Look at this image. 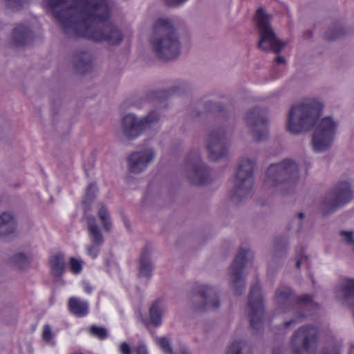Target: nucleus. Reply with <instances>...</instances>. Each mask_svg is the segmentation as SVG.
Segmentation results:
<instances>
[{
  "label": "nucleus",
  "instance_id": "obj_1",
  "mask_svg": "<svg viewBox=\"0 0 354 354\" xmlns=\"http://www.w3.org/2000/svg\"><path fill=\"white\" fill-rule=\"evenodd\" d=\"M53 17L68 37H83L96 42L118 45L123 35L109 21L107 0H47Z\"/></svg>",
  "mask_w": 354,
  "mask_h": 354
},
{
  "label": "nucleus",
  "instance_id": "obj_2",
  "mask_svg": "<svg viewBox=\"0 0 354 354\" xmlns=\"http://www.w3.org/2000/svg\"><path fill=\"white\" fill-rule=\"evenodd\" d=\"M150 42L160 59L169 61L180 55V43L169 19L159 18L156 20Z\"/></svg>",
  "mask_w": 354,
  "mask_h": 354
},
{
  "label": "nucleus",
  "instance_id": "obj_3",
  "mask_svg": "<svg viewBox=\"0 0 354 354\" xmlns=\"http://www.w3.org/2000/svg\"><path fill=\"white\" fill-rule=\"evenodd\" d=\"M323 108V104L316 100L292 106L289 112L287 130L295 134L310 130L322 115Z\"/></svg>",
  "mask_w": 354,
  "mask_h": 354
},
{
  "label": "nucleus",
  "instance_id": "obj_4",
  "mask_svg": "<svg viewBox=\"0 0 354 354\" xmlns=\"http://www.w3.org/2000/svg\"><path fill=\"white\" fill-rule=\"evenodd\" d=\"M299 180V167L291 159H285L277 164H271L267 169L265 184L269 187L283 185L284 189H293Z\"/></svg>",
  "mask_w": 354,
  "mask_h": 354
},
{
  "label": "nucleus",
  "instance_id": "obj_5",
  "mask_svg": "<svg viewBox=\"0 0 354 354\" xmlns=\"http://www.w3.org/2000/svg\"><path fill=\"white\" fill-rule=\"evenodd\" d=\"M254 21L259 35V48L264 51L279 53L285 46V43L279 40L270 26L271 16L262 8L257 9Z\"/></svg>",
  "mask_w": 354,
  "mask_h": 354
},
{
  "label": "nucleus",
  "instance_id": "obj_6",
  "mask_svg": "<svg viewBox=\"0 0 354 354\" xmlns=\"http://www.w3.org/2000/svg\"><path fill=\"white\" fill-rule=\"evenodd\" d=\"M256 162L243 158L240 160L234 178V195L240 200L249 195L254 184L253 172Z\"/></svg>",
  "mask_w": 354,
  "mask_h": 354
},
{
  "label": "nucleus",
  "instance_id": "obj_7",
  "mask_svg": "<svg viewBox=\"0 0 354 354\" xmlns=\"http://www.w3.org/2000/svg\"><path fill=\"white\" fill-rule=\"evenodd\" d=\"M337 124L330 117L322 119L316 126L312 138V145L315 152L327 150L333 144Z\"/></svg>",
  "mask_w": 354,
  "mask_h": 354
},
{
  "label": "nucleus",
  "instance_id": "obj_8",
  "mask_svg": "<svg viewBox=\"0 0 354 354\" xmlns=\"http://www.w3.org/2000/svg\"><path fill=\"white\" fill-rule=\"evenodd\" d=\"M160 119L157 111L150 112L145 118L138 120L133 114H127L122 119L124 135L129 140L137 138L145 129L151 127Z\"/></svg>",
  "mask_w": 354,
  "mask_h": 354
},
{
  "label": "nucleus",
  "instance_id": "obj_9",
  "mask_svg": "<svg viewBox=\"0 0 354 354\" xmlns=\"http://www.w3.org/2000/svg\"><path fill=\"white\" fill-rule=\"evenodd\" d=\"M248 308L250 328L252 330H259L263 324L265 310L261 288L258 283L251 286Z\"/></svg>",
  "mask_w": 354,
  "mask_h": 354
},
{
  "label": "nucleus",
  "instance_id": "obj_10",
  "mask_svg": "<svg viewBox=\"0 0 354 354\" xmlns=\"http://www.w3.org/2000/svg\"><path fill=\"white\" fill-rule=\"evenodd\" d=\"M276 300L282 308L289 310L295 306H304L305 308L312 307L314 310L319 308L318 304L313 302L311 295L304 294L297 296L292 288L288 286L279 288L275 294Z\"/></svg>",
  "mask_w": 354,
  "mask_h": 354
},
{
  "label": "nucleus",
  "instance_id": "obj_11",
  "mask_svg": "<svg viewBox=\"0 0 354 354\" xmlns=\"http://www.w3.org/2000/svg\"><path fill=\"white\" fill-rule=\"evenodd\" d=\"M319 334V328L314 326H304L297 329L291 340L294 346V354H302L317 346Z\"/></svg>",
  "mask_w": 354,
  "mask_h": 354
},
{
  "label": "nucleus",
  "instance_id": "obj_12",
  "mask_svg": "<svg viewBox=\"0 0 354 354\" xmlns=\"http://www.w3.org/2000/svg\"><path fill=\"white\" fill-rule=\"evenodd\" d=\"M353 193L351 183L348 181H339L330 193V198L323 203L324 214L335 212L337 208L343 207L351 201Z\"/></svg>",
  "mask_w": 354,
  "mask_h": 354
},
{
  "label": "nucleus",
  "instance_id": "obj_13",
  "mask_svg": "<svg viewBox=\"0 0 354 354\" xmlns=\"http://www.w3.org/2000/svg\"><path fill=\"white\" fill-rule=\"evenodd\" d=\"M253 258L254 254L251 250L240 248L231 265L232 284L236 295H241L244 290L245 281L242 278L243 270L248 261L252 260Z\"/></svg>",
  "mask_w": 354,
  "mask_h": 354
},
{
  "label": "nucleus",
  "instance_id": "obj_14",
  "mask_svg": "<svg viewBox=\"0 0 354 354\" xmlns=\"http://www.w3.org/2000/svg\"><path fill=\"white\" fill-rule=\"evenodd\" d=\"M268 113L259 107L250 110L245 118L246 124L252 128V135L257 141H263L268 137Z\"/></svg>",
  "mask_w": 354,
  "mask_h": 354
},
{
  "label": "nucleus",
  "instance_id": "obj_15",
  "mask_svg": "<svg viewBox=\"0 0 354 354\" xmlns=\"http://www.w3.org/2000/svg\"><path fill=\"white\" fill-rule=\"evenodd\" d=\"M207 142L210 160L217 161L227 156L228 145L226 134L223 128L213 130L208 135Z\"/></svg>",
  "mask_w": 354,
  "mask_h": 354
},
{
  "label": "nucleus",
  "instance_id": "obj_16",
  "mask_svg": "<svg viewBox=\"0 0 354 354\" xmlns=\"http://www.w3.org/2000/svg\"><path fill=\"white\" fill-rule=\"evenodd\" d=\"M187 164L191 167L189 178L192 184L204 185L211 181V169L202 162L199 156L196 155L194 158L189 156L187 159Z\"/></svg>",
  "mask_w": 354,
  "mask_h": 354
},
{
  "label": "nucleus",
  "instance_id": "obj_17",
  "mask_svg": "<svg viewBox=\"0 0 354 354\" xmlns=\"http://www.w3.org/2000/svg\"><path fill=\"white\" fill-rule=\"evenodd\" d=\"M154 156L155 151L153 149H146L131 153L127 158L129 170L131 173H140L147 168Z\"/></svg>",
  "mask_w": 354,
  "mask_h": 354
},
{
  "label": "nucleus",
  "instance_id": "obj_18",
  "mask_svg": "<svg viewBox=\"0 0 354 354\" xmlns=\"http://www.w3.org/2000/svg\"><path fill=\"white\" fill-rule=\"evenodd\" d=\"M197 294L203 299V304L198 307L200 310L216 309L220 306V300L215 288L201 285L197 287Z\"/></svg>",
  "mask_w": 354,
  "mask_h": 354
},
{
  "label": "nucleus",
  "instance_id": "obj_19",
  "mask_svg": "<svg viewBox=\"0 0 354 354\" xmlns=\"http://www.w3.org/2000/svg\"><path fill=\"white\" fill-rule=\"evenodd\" d=\"M17 229V217L14 212L5 211L0 213V238L15 234Z\"/></svg>",
  "mask_w": 354,
  "mask_h": 354
},
{
  "label": "nucleus",
  "instance_id": "obj_20",
  "mask_svg": "<svg viewBox=\"0 0 354 354\" xmlns=\"http://www.w3.org/2000/svg\"><path fill=\"white\" fill-rule=\"evenodd\" d=\"M68 308L70 313L77 317H84L89 313L88 301L76 297L68 299Z\"/></svg>",
  "mask_w": 354,
  "mask_h": 354
},
{
  "label": "nucleus",
  "instance_id": "obj_21",
  "mask_svg": "<svg viewBox=\"0 0 354 354\" xmlns=\"http://www.w3.org/2000/svg\"><path fill=\"white\" fill-rule=\"evenodd\" d=\"M49 265L51 274L55 277H59L65 272V259L62 252H57L49 257Z\"/></svg>",
  "mask_w": 354,
  "mask_h": 354
},
{
  "label": "nucleus",
  "instance_id": "obj_22",
  "mask_svg": "<svg viewBox=\"0 0 354 354\" xmlns=\"http://www.w3.org/2000/svg\"><path fill=\"white\" fill-rule=\"evenodd\" d=\"M150 255V249L146 247L142 252L140 259L139 276L149 277L153 271V266L151 263L149 257Z\"/></svg>",
  "mask_w": 354,
  "mask_h": 354
},
{
  "label": "nucleus",
  "instance_id": "obj_23",
  "mask_svg": "<svg viewBox=\"0 0 354 354\" xmlns=\"http://www.w3.org/2000/svg\"><path fill=\"white\" fill-rule=\"evenodd\" d=\"M163 312V301L158 299L154 301L149 308V314L151 323L155 326H159L162 324V315Z\"/></svg>",
  "mask_w": 354,
  "mask_h": 354
},
{
  "label": "nucleus",
  "instance_id": "obj_24",
  "mask_svg": "<svg viewBox=\"0 0 354 354\" xmlns=\"http://www.w3.org/2000/svg\"><path fill=\"white\" fill-rule=\"evenodd\" d=\"M92 58L88 50H82L75 61V68L80 73H86L92 68Z\"/></svg>",
  "mask_w": 354,
  "mask_h": 354
},
{
  "label": "nucleus",
  "instance_id": "obj_25",
  "mask_svg": "<svg viewBox=\"0 0 354 354\" xmlns=\"http://www.w3.org/2000/svg\"><path fill=\"white\" fill-rule=\"evenodd\" d=\"M8 46L10 48L17 49L22 46V26L17 25L10 32Z\"/></svg>",
  "mask_w": 354,
  "mask_h": 354
},
{
  "label": "nucleus",
  "instance_id": "obj_26",
  "mask_svg": "<svg viewBox=\"0 0 354 354\" xmlns=\"http://www.w3.org/2000/svg\"><path fill=\"white\" fill-rule=\"evenodd\" d=\"M88 229L92 243L97 246H100L103 243V236L95 223V218L89 219Z\"/></svg>",
  "mask_w": 354,
  "mask_h": 354
},
{
  "label": "nucleus",
  "instance_id": "obj_27",
  "mask_svg": "<svg viewBox=\"0 0 354 354\" xmlns=\"http://www.w3.org/2000/svg\"><path fill=\"white\" fill-rule=\"evenodd\" d=\"M226 354H252L245 341H234L228 347Z\"/></svg>",
  "mask_w": 354,
  "mask_h": 354
},
{
  "label": "nucleus",
  "instance_id": "obj_28",
  "mask_svg": "<svg viewBox=\"0 0 354 354\" xmlns=\"http://www.w3.org/2000/svg\"><path fill=\"white\" fill-rule=\"evenodd\" d=\"M88 334L93 337L103 341L107 339L109 333L107 329L104 326L91 325L87 328Z\"/></svg>",
  "mask_w": 354,
  "mask_h": 354
},
{
  "label": "nucleus",
  "instance_id": "obj_29",
  "mask_svg": "<svg viewBox=\"0 0 354 354\" xmlns=\"http://www.w3.org/2000/svg\"><path fill=\"white\" fill-rule=\"evenodd\" d=\"M98 217L101 221L102 225L104 230L109 232L111 227V222L110 220L109 214L105 205H102L97 213Z\"/></svg>",
  "mask_w": 354,
  "mask_h": 354
},
{
  "label": "nucleus",
  "instance_id": "obj_30",
  "mask_svg": "<svg viewBox=\"0 0 354 354\" xmlns=\"http://www.w3.org/2000/svg\"><path fill=\"white\" fill-rule=\"evenodd\" d=\"M1 2L9 14L19 12L22 8V0H1Z\"/></svg>",
  "mask_w": 354,
  "mask_h": 354
},
{
  "label": "nucleus",
  "instance_id": "obj_31",
  "mask_svg": "<svg viewBox=\"0 0 354 354\" xmlns=\"http://www.w3.org/2000/svg\"><path fill=\"white\" fill-rule=\"evenodd\" d=\"M55 334L52 331V328L49 324H44L42 327L41 338L43 341L47 344L54 346Z\"/></svg>",
  "mask_w": 354,
  "mask_h": 354
},
{
  "label": "nucleus",
  "instance_id": "obj_32",
  "mask_svg": "<svg viewBox=\"0 0 354 354\" xmlns=\"http://www.w3.org/2000/svg\"><path fill=\"white\" fill-rule=\"evenodd\" d=\"M179 89L180 88L178 87H174L169 90L156 91L154 92V97L158 100L162 102L173 94L178 93Z\"/></svg>",
  "mask_w": 354,
  "mask_h": 354
},
{
  "label": "nucleus",
  "instance_id": "obj_33",
  "mask_svg": "<svg viewBox=\"0 0 354 354\" xmlns=\"http://www.w3.org/2000/svg\"><path fill=\"white\" fill-rule=\"evenodd\" d=\"M344 32L345 30L344 28L339 26H336L326 33L325 39L328 41L335 40L344 34Z\"/></svg>",
  "mask_w": 354,
  "mask_h": 354
},
{
  "label": "nucleus",
  "instance_id": "obj_34",
  "mask_svg": "<svg viewBox=\"0 0 354 354\" xmlns=\"http://www.w3.org/2000/svg\"><path fill=\"white\" fill-rule=\"evenodd\" d=\"M156 344L166 354H174L170 342L167 337H156Z\"/></svg>",
  "mask_w": 354,
  "mask_h": 354
},
{
  "label": "nucleus",
  "instance_id": "obj_35",
  "mask_svg": "<svg viewBox=\"0 0 354 354\" xmlns=\"http://www.w3.org/2000/svg\"><path fill=\"white\" fill-rule=\"evenodd\" d=\"M69 268L71 273L78 274L82 270V261L72 257L69 259Z\"/></svg>",
  "mask_w": 354,
  "mask_h": 354
},
{
  "label": "nucleus",
  "instance_id": "obj_36",
  "mask_svg": "<svg viewBox=\"0 0 354 354\" xmlns=\"http://www.w3.org/2000/svg\"><path fill=\"white\" fill-rule=\"evenodd\" d=\"M296 267L299 269L301 268V264L304 261H308V256L304 254V249L302 247H297L296 248Z\"/></svg>",
  "mask_w": 354,
  "mask_h": 354
},
{
  "label": "nucleus",
  "instance_id": "obj_37",
  "mask_svg": "<svg viewBox=\"0 0 354 354\" xmlns=\"http://www.w3.org/2000/svg\"><path fill=\"white\" fill-rule=\"evenodd\" d=\"M97 191V187L96 183H90L86 189L85 200L88 201H93Z\"/></svg>",
  "mask_w": 354,
  "mask_h": 354
},
{
  "label": "nucleus",
  "instance_id": "obj_38",
  "mask_svg": "<svg viewBox=\"0 0 354 354\" xmlns=\"http://www.w3.org/2000/svg\"><path fill=\"white\" fill-rule=\"evenodd\" d=\"M313 314V313H298L297 314L296 318H294L292 319H290V321L286 322L284 324V326H285V328H288L290 326H291L292 324H295V323L298 322L299 319L312 315Z\"/></svg>",
  "mask_w": 354,
  "mask_h": 354
},
{
  "label": "nucleus",
  "instance_id": "obj_39",
  "mask_svg": "<svg viewBox=\"0 0 354 354\" xmlns=\"http://www.w3.org/2000/svg\"><path fill=\"white\" fill-rule=\"evenodd\" d=\"M205 108L213 112L221 113L224 111L223 106L218 103L207 102L205 104Z\"/></svg>",
  "mask_w": 354,
  "mask_h": 354
},
{
  "label": "nucleus",
  "instance_id": "obj_40",
  "mask_svg": "<svg viewBox=\"0 0 354 354\" xmlns=\"http://www.w3.org/2000/svg\"><path fill=\"white\" fill-rule=\"evenodd\" d=\"M119 354H132L131 348L129 344L126 342H122L118 346Z\"/></svg>",
  "mask_w": 354,
  "mask_h": 354
},
{
  "label": "nucleus",
  "instance_id": "obj_41",
  "mask_svg": "<svg viewBox=\"0 0 354 354\" xmlns=\"http://www.w3.org/2000/svg\"><path fill=\"white\" fill-rule=\"evenodd\" d=\"M99 247L95 244L87 246V253L91 256L93 259H95L99 254Z\"/></svg>",
  "mask_w": 354,
  "mask_h": 354
},
{
  "label": "nucleus",
  "instance_id": "obj_42",
  "mask_svg": "<svg viewBox=\"0 0 354 354\" xmlns=\"http://www.w3.org/2000/svg\"><path fill=\"white\" fill-rule=\"evenodd\" d=\"M340 235L344 237L346 242L348 244H354V238L353 232L341 231Z\"/></svg>",
  "mask_w": 354,
  "mask_h": 354
},
{
  "label": "nucleus",
  "instance_id": "obj_43",
  "mask_svg": "<svg viewBox=\"0 0 354 354\" xmlns=\"http://www.w3.org/2000/svg\"><path fill=\"white\" fill-rule=\"evenodd\" d=\"M187 0H165V3L169 6H178L184 3Z\"/></svg>",
  "mask_w": 354,
  "mask_h": 354
},
{
  "label": "nucleus",
  "instance_id": "obj_44",
  "mask_svg": "<svg viewBox=\"0 0 354 354\" xmlns=\"http://www.w3.org/2000/svg\"><path fill=\"white\" fill-rule=\"evenodd\" d=\"M24 47L28 43V38L32 35V32L30 30H29L28 28L25 27L24 26Z\"/></svg>",
  "mask_w": 354,
  "mask_h": 354
},
{
  "label": "nucleus",
  "instance_id": "obj_45",
  "mask_svg": "<svg viewBox=\"0 0 354 354\" xmlns=\"http://www.w3.org/2000/svg\"><path fill=\"white\" fill-rule=\"evenodd\" d=\"M136 354H149L145 345L140 344L136 347Z\"/></svg>",
  "mask_w": 354,
  "mask_h": 354
},
{
  "label": "nucleus",
  "instance_id": "obj_46",
  "mask_svg": "<svg viewBox=\"0 0 354 354\" xmlns=\"http://www.w3.org/2000/svg\"><path fill=\"white\" fill-rule=\"evenodd\" d=\"M32 261V258L30 256H27L24 252V260H23V262H24V270L25 269V268L29 265L31 262Z\"/></svg>",
  "mask_w": 354,
  "mask_h": 354
},
{
  "label": "nucleus",
  "instance_id": "obj_47",
  "mask_svg": "<svg viewBox=\"0 0 354 354\" xmlns=\"http://www.w3.org/2000/svg\"><path fill=\"white\" fill-rule=\"evenodd\" d=\"M340 347L337 346L333 348V349L330 351L326 352L324 354H340Z\"/></svg>",
  "mask_w": 354,
  "mask_h": 354
},
{
  "label": "nucleus",
  "instance_id": "obj_48",
  "mask_svg": "<svg viewBox=\"0 0 354 354\" xmlns=\"http://www.w3.org/2000/svg\"><path fill=\"white\" fill-rule=\"evenodd\" d=\"M22 259V255L21 253H19L18 254L16 255L15 257H13L12 259V261L16 263H20Z\"/></svg>",
  "mask_w": 354,
  "mask_h": 354
},
{
  "label": "nucleus",
  "instance_id": "obj_49",
  "mask_svg": "<svg viewBox=\"0 0 354 354\" xmlns=\"http://www.w3.org/2000/svg\"><path fill=\"white\" fill-rule=\"evenodd\" d=\"M275 61L278 64H283L286 62L285 58L280 55L277 56Z\"/></svg>",
  "mask_w": 354,
  "mask_h": 354
},
{
  "label": "nucleus",
  "instance_id": "obj_50",
  "mask_svg": "<svg viewBox=\"0 0 354 354\" xmlns=\"http://www.w3.org/2000/svg\"><path fill=\"white\" fill-rule=\"evenodd\" d=\"M84 290L85 292L89 294V293H91L92 292L93 288L88 284H86L84 287Z\"/></svg>",
  "mask_w": 354,
  "mask_h": 354
},
{
  "label": "nucleus",
  "instance_id": "obj_51",
  "mask_svg": "<svg viewBox=\"0 0 354 354\" xmlns=\"http://www.w3.org/2000/svg\"><path fill=\"white\" fill-rule=\"evenodd\" d=\"M282 351L281 348H274L272 350V354H281Z\"/></svg>",
  "mask_w": 354,
  "mask_h": 354
},
{
  "label": "nucleus",
  "instance_id": "obj_52",
  "mask_svg": "<svg viewBox=\"0 0 354 354\" xmlns=\"http://www.w3.org/2000/svg\"><path fill=\"white\" fill-rule=\"evenodd\" d=\"M304 218V213H303V212L299 213V218L303 219Z\"/></svg>",
  "mask_w": 354,
  "mask_h": 354
},
{
  "label": "nucleus",
  "instance_id": "obj_53",
  "mask_svg": "<svg viewBox=\"0 0 354 354\" xmlns=\"http://www.w3.org/2000/svg\"><path fill=\"white\" fill-rule=\"evenodd\" d=\"M279 245H280L279 241L278 239L276 240V242H275L276 248H278L279 247Z\"/></svg>",
  "mask_w": 354,
  "mask_h": 354
},
{
  "label": "nucleus",
  "instance_id": "obj_54",
  "mask_svg": "<svg viewBox=\"0 0 354 354\" xmlns=\"http://www.w3.org/2000/svg\"><path fill=\"white\" fill-rule=\"evenodd\" d=\"M181 354H190L187 350L184 349L182 351Z\"/></svg>",
  "mask_w": 354,
  "mask_h": 354
},
{
  "label": "nucleus",
  "instance_id": "obj_55",
  "mask_svg": "<svg viewBox=\"0 0 354 354\" xmlns=\"http://www.w3.org/2000/svg\"><path fill=\"white\" fill-rule=\"evenodd\" d=\"M311 36H312V32H310L309 37H311Z\"/></svg>",
  "mask_w": 354,
  "mask_h": 354
}]
</instances>
